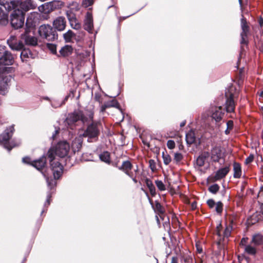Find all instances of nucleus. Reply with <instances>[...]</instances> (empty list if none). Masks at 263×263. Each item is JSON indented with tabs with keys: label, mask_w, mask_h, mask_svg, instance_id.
Segmentation results:
<instances>
[{
	"label": "nucleus",
	"mask_w": 263,
	"mask_h": 263,
	"mask_svg": "<svg viewBox=\"0 0 263 263\" xmlns=\"http://www.w3.org/2000/svg\"><path fill=\"white\" fill-rule=\"evenodd\" d=\"M36 3L33 0L11 1L6 2L5 7L8 11L12 10V9L18 8L25 13L30 10L35 9L37 7Z\"/></svg>",
	"instance_id": "f257e3e1"
},
{
	"label": "nucleus",
	"mask_w": 263,
	"mask_h": 263,
	"mask_svg": "<svg viewBox=\"0 0 263 263\" xmlns=\"http://www.w3.org/2000/svg\"><path fill=\"white\" fill-rule=\"evenodd\" d=\"M93 115V111L91 110H87L85 112L80 110H77L69 114L66 120L69 124H74L79 121H81L83 124H85L92 121Z\"/></svg>",
	"instance_id": "f03ea898"
},
{
	"label": "nucleus",
	"mask_w": 263,
	"mask_h": 263,
	"mask_svg": "<svg viewBox=\"0 0 263 263\" xmlns=\"http://www.w3.org/2000/svg\"><path fill=\"white\" fill-rule=\"evenodd\" d=\"M38 15L37 12H31L27 18L25 32L21 34L22 39L24 40L27 45L35 46L37 44V39L34 36H29L28 34L30 32L31 28L34 26V23L31 21L32 17H36Z\"/></svg>",
	"instance_id": "7ed1b4c3"
},
{
	"label": "nucleus",
	"mask_w": 263,
	"mask_h": 263,
	"mask_svg": "<svg viewBox=\"0 0 263 263\" xmlns=\"http://www.w3.org/2000/svg\"><path fill=\"white\" fill-rule=\"evenodd\" d=\"M55 149L54 147L50 148L47 153V156L50 159V167L53 176L55 178H60L63 174V166L58 161L55 160Z\"/></svg>",
	"instance_id": "20e7f679"
},
{
	"label": "nucleus",
	"mask_w": 263,
	"mask_h": 263,
	"mask_svg": "<svg viewBox=\"0 0 263 263\" xmlns=\"http://www.w3.org/2000/svg\"><path fill=\"white\" fill-rule=\"evenodd\" d=\"M13 70L12 67H0V94H5L8 83L11 79L10 73L13 71Z\"/></svg>",
	"instance_id": "39448f33"
},
{
	"label": "nucleus",
	"mask_w": 263,
	"mask_h": 263,
	"mask_svg": "<svg viewBox=\"0 0 263 263\" xmlns=\"http://www.w3.org/2000/svg\"><path fill=\"white\" fill-rule=\"evenodd\" d=\"M14 131V126L12 125L6 128L5 130L0 135V144L3 145L4 147L9 152H10L13 147L18 146L20 144V142L17 143H15L13 141H9Z\"/></svg>",
	"instance_id": "423d86ee"
},
{
	"label": "nucleus",
	"mask_w": 263,
	"mask_h": 263,
	"mask_svg": "<svg viewBox=\"0 0 263 263\" xmlns=\"http://www.w3.org/2000/svg\"><path fill=\"white\" fill-rule=\"evenodd\" d=\"M39 34L41 37L48 42H54L58 39L57 31L50 25H42L39 28Z\"/></svg>",
	"instance_id": "0eeeda50"
},
{
	"label": "nucleus",
	"mask_w": 263,
	"mask_h": 263,
	"mask_svg": "<svg viewBox=\"0 0 263 263\" xmlns=\"http://www.w3.org/2000/svg\"><path fill=\"white\" fill-rule=\"evenodd\" d=\"M13 10L10 15V24L15 29L22 28L24 24L25 13L18 8L12 9Z\"/></svg>",
	"instance_id": "6e6552de"
},
{
	"label": "nucleus",
	"mask_w": 263,
	"mask_h": 263,
	"mask_svg": "<svg viewBox=\"0 0 263 263\" xmlns=\"http://www.w3.org/2000/svg\"><path fill=\"white\" fill-rule=\"evenodd\" d=\"M100 125L99 122H92L89 125L83 133V136L88 138V141L93 142L96 141L100 134L99 126Z\"/></svg>",
	"instance_id": "1a4fd4ad"
},
{
	"label": "nucleus",
	"mask_w": 263,
	"mask_h": 263,
	"mask_svg": "<svg viewBox=\"0 0 263 263\" xmlns=\"http://www.w3.org/2000/svg\"><path fill=\"white\" fill-rule=\"evenodd\" d=\"M14 62L13 55L6 49L5 46L0 45V67L12 65Z\"/></svg>",
	"instance_id": "9d476101"
},
{
	"label": "nucleus",
	"mask_w": 263,
	"mask_h": 263,
	"mask_svg": "<svg viewBox=\"0 0 263 263\" xmlns=\"http://www.w3.org/2000/svg\"><path fill=\"white\" fill-rule=\"evenodd\" d=\"M55 154L60 157L66 156L69 151L70 146L66 141H60L55 146Z\"/></svg>",
	"instance_id": "9b49d317"
},
{
	"label": "nucleus",
	"mask_w": 263,
	"mask_h": 263,
	"mask_svg": "<svg viewBox=\"0 0 263 263\" xmlns=\"http://www.w3.org/2000/svg\"><path fill=\"white\" fill-rule=\"evenodd\" d=\"M226 100L224 104V108L227 112H234L235 109V102L234 101V96L230 92H226L225 93Z\"/></svg>",
	"instance_id": "f8f14e48"
},
{
	"label": "nucleus",
	"mask_w": 263,
	"mask_h": 263,
	"mask_svg": "<svg viewBox=\"0 0 263 263\" xmlns=\"http://www.w3.org/2000/svg\"><path fill=\"white\" fill-rule=\"evenodd\" d=\"M222 229V226L221 223H219L216 227V235L218 236V241L217 244L220 245L224 238H228L229 236H230L232 227V226H226L224 232H223V235H221V229Z\"/></svg>",
	"instance_id": "ddd939ff"
},
{
	"label": "nucleus",
	"mask_w": 263,
	"mask_h": 263,
	"mask_svg": "<svg viewBox=\"0 0 263 263\" xmlns=\"http://www.w3.org/2000/svg\"><path fill=\"white\" fill-rule=\"evenodd\" d=\"M66 16L69 22L71 27L76 30H79L81 28V24L76 18L75 14L71 11H66Z\"/></svg>",
	"instance_id": "4468645a"
},
{
	"label": "nucleus",
	"mask_w": 263,
	"mask_h": 263,
	"mask_svg": "<svg viewBox=\"0 0 263 263\" xmlns=\"http://www.w3.org/2000/svg\"><path fill=\"white\" fill-rule=\"evenodd\" d=\"M211 117L216 122H220L224 114L221 106H213L211 108Z\"/></svg>",
	"instance_id": "2eb2a0df"
},
{
	"label": "nucleus",
	"mask_w": 263,
	"mask_h": 263,
	"mask_svg": "<svg viewBox=\"0 0 263 263\" xmlns=\"http://www.w3.org/2000/svg\"><path fill=\"white\" fill-rule=\"evenodd\" d=\"M211 159L213 162H218L222 157V153L221 147L215 146L213 147L210 153Z\"/></svg>",
	"instance_id": "dca6fc26"
},
{
	"label": "nucleus",
	"mask_w": 263,
	"mask_h": 263,
	"mask_svg": "<svg viewBox=\"0 0 263 263\" xmlns=\"http://www.w3.org/2000/svg\"><path fill=\"white\" fill-rule=\"evenodd\" d=\"M66 21L63 16H58L53 22V28L59 31H63L66 27Z\"/></svg>",
	"instance_id": "f3484780"
},
{
	"label": "nucleus",
	"mask_w": 263,
	"mask_h": 263,
	"mask_svg": "<svg viewBox=\"0 0 263 263\" xmlns=\"http://www.w3.org/2000/svg\"><path fill=\"white\" fill-rule=\"evenodd\" d=\"M241 28L242 29V32L240 34L241 35V41L240 43L241 44L245 43V40L247 36V33L249 32V27L247 25V22L246 19L242 15V18H241Z\"/></svg>",
	"instance_id": "a211bd4d"
},
{
	"label": "nucleus",
	"mask_w": 263,
	"mask_h": 263,
	"mask_svg": "<svg viewBox=\"0 0 263 263\" xmlns=\"http://www.w3.org/2000/svg\"><path fill=\"white\" fill-rule=\"evenodd\" d=\"M47 6H48V12H50L54 10L61 9L64 7L65 3L64 2L60 0H53L47 2Z\"/></svg>",
	"instance_id": "6ab92c4d"
},
{
	"label": "nucleus",
	"mask_w": 263,
	"mask_h": 263,
	"mask_svg": "<svg viewBox=\"0 0 263 263\" xmlns=\"http://www.w3.org/2000/svg\"><path fill=\"white\" fill-rule=\"evenodd\" d=\"M114 165L119 170L123 172L126 175H128L132 172L130 171L133 168V165L129 160L124 161L121 166H118L117 163H115Z\"/></svg>",
	"instance_id": "aec40b11"
},
{
	"label": "nucleus",
	"mask_w": 263,
	"mask_h": 263,
	"mask_svg": "<svg viewBox=\"0 0 263 263\" xmlns=\"http://www.w3.org/2000/svg\"><path fill=\"white\" fill-rule=\"evenodd\" d=\"M93 28V20L92 14L87 12L84 20V29L89 33H92Z\"/></svg>",
	"instance_id": "412c9836"
},
{
	"label": "nucleus",
	"mask_w": 263,
	"mask_h": 263,
	"mask_svg": "<svg viewBox=\"0 0 263 263\" xmlns=\"http://www.w3.org/2000/svg\"><path fill=\"white\" fill-rule=\"evenodd\" d=\"M229 171L230 166H227L224 167L219 168L215 173V174L214 176V180L217 181L224 178L228 174Z\"/></svg>",
	"instance_id": "4be33fe9"
},
{
	"label": "nucleus",
	"mask_w": 263,
	"mask_h": 263,
	"mask_svg": "<svg viewBox=\"0 0 263 263\" xmlns=\"http://www.w3.org/2000/svg\"><path fill=\"white\" fill-rule=\"evenodd\" d=\"M46 164V157L45 156H43L37 160L33 161L32 166H34L38 170H42L43 168Z\"/></svg>",
	"instance_id": "5701e85b"
},
{
	"label": "nucleus",
	"mask_w": 263,
	"mask_h": 263,
	"mask_svg": "<svg viewBox=\"0 0 263 263\" xmlns=\"http://www.w3.org/2000/svg\"><path fill=\"white\" fill-rule=\"evenodd\" d=\"M82 138L80 136L76 137L72 140L71 143V148L74 153L78 152L80 149L82 147Z\"/></svg>",
	"instance_id": "b1692460"
},
{
	"label": "nucleus",
	"mask_w": 263,
	"mask_h": 263,
	"mask_svg": "<svg viewBox=\"0 0 263 263\" xmlns=\"http://www.w3.org/2000/svg\"><path fill=\"white\" fill-rule=\"evenodd\" d=\"M210 156V153L208 152H203L197 157L196 159V164L199 166H203L205 164L206 159Z\"/></svg>",
	"instance_id": "393cba45"
},
{
	"label": "nucleus",
	"mask_w": 263,
	"mask_h": 263,
	"mask_svg": "<svg viewBox=\"0 0 263 263\" xmlns=\"http://www.w3.org/2000/svg\"><path fill=\"white\" fill-rule=\"evenodd\" d=\"M251 243L254 246H259L263 245V235L257 233L252 236Z\"/></svg>",
	"instance_id": "a878e982"
},
{
	"label": "nucleus",
	"mask_w": 263,
	"mask_h": 263,
	"mask_svg": "<svg viewBox=\"0 0 263 263\" xmlns=\"http://www.w3.org/2000/svg\"><path fill=\"white\" fill-rule=\"evenodd\" d=\"M73 52V48L71 46L66 45L60 50L59 52L61 56L66 57L70 55Z\"/></svg>",
	"instance_id": "bb28decb"
},
{
	"label": "nucleus",
	"mask_w": 263,
	"mask_h": 263,
	"mask_svg": "<svg viewBox=\"0 0 263 263\" xmlns=\"http://www.w3.org/2000/svg\"><path fill=\"white\" fill-rule=\"evenodd\" d=\"M233 177L235 178H240L241 177L242 172L241 167L239 163L234 162L233 163Z\"/></svg>",
	"instance_id": "cd10ccee"
},
{
	"label": "nucleus",
	"mask_w": 263,
	"mask_h": 263,
	"mask_svg": "<svg viewBox=\"0 0 263 263\" xmlns=\"http://www.w3.org/2000/svg\"><path fill=\"white\" fill-rule=\"evenodd\" d=\"M8 23V14L4 11L0 7V25L6 26Z\"/></svg>",
	"instance_id": "c85d7f7f"
},
{
	"label": "nucleus",
	"mask_w": 263,
	"mask_h": 263,
	"mask_svg": "<svg viewBox=\"0 0 263 263\" xmlns=\"http://www.w3.org/2000/svg\"><path fill=\"white\" fill-rule=\"evenodd\" d=\"M145 182L147 187L149 189L150 194L152 196H155L156 195V189L154 185L153 184L152 181L149 178H146L145 180Z\"/></svg>",
	"instance_id": "c756f323"
},
{
	"label": "nucleus",
	"mask_w": 263,
	"mask_h": 263,
	"mask_svg": "<svg viewBox=\"0 0 263 263\" xmlns=\"http://www.w3.org/2000/svg\"><path fill=\"white\" fill-rule=\"evenodd\" d=\"M99 158L102 161L107 164H109L111 162L110 154L107 151H104L100 154L99 155Z\"/></svg>",
	"instance_id": "7c9ffc66"
},
{
	"label": "nucleus",
	"mask_w": 263,
	"mask_h": 263,
	"mask_svg": "<svg viewBox=\"0 0 263 263\" xmlns=\"http://www.w3.org/2000/svg\"><path fill=\"white\" fill-rule=\"evenodd\" d=\"M32 53L28 49L23 48L21 53L20 57L22 61H26L27 59L32 58Z\"/></svg>",
	"instance_id": "2f4dec72"
},
{
	"label": "nucleus",
	"mask_w": 263,
	"mask_h": 263,
	"mask_svg": "<svg viewBox=\"0 0 263 263\" xmlns=\"http://www.w3.org/2000/svg\"><path fill=\"white\" fill-rule=\"evenodd\" d=\"M251 218L254 220V222L263 219V206H261L260 211H257L253 214Z\"/></svg>",
	"instance_id": "473e14b6"
},
{
	"label": "nucleus",
	"mask_w": 263,
	"mask_h": 263,
	"mask_svg": "<svg viewBox=\"0 0 263 263\" xmlns=\"http://www.w3.org/2000/svg\"><path fill=\"white\" fill-rule=\"evenodd\" d=\"M185 139L186 143L189 144H192L195 141V134L192 132H190L186 134Z\"/></svg>",
	"instance_id": "72a5a7b5"
},
{
	"label": "nucleus",
	"mask_w": 263,
	"mask_h": 263,
	"mask_svg": "<svg viewBox=\"0 0 263 263\" xmlns=\"http://www.w3.org/2000/svg\"><path fill=\"white\" fill-rule=\"evenodd\" d=\"M68 7L70 9L68 11H78L80 10L79 3L76 1H72L68 3Z\"/></svg>",
	"instance_id": "f704fd0d"
},
{
	"label": "nucleus",
	"mask_w": 263,
	"mask_h": 263,
	"mask_svg": "<svg viewBox=\"0 0 263 263\" xmlns=\"http://www.w3.org/2000/svg\"><path fill=\"white\" fill-rule=\"evenodd\" d=\"M7 44L9 47L14 50V48H16L17 45V40L15 36H11L7 40Z\"/></svg>",
	"instance_id": "c9c22d12"
},
{
	"label": "nucleus",
	"mask_w": 263,
	"mask_h": 263,
	"mask_svg": "<svg viewBox=\"0 0 263 263\" xmlns=\"http://www.w3.org/2000/svg\"><path fill=\"white\" fill-rule=\"evenodd\" d=\"M59 178H55L53 176V179L51 177H47L46 178V182L47 183V185L50 190H52L54 186H56L57 184V179Z\"/></svg>",
	"instance_id": "e433bc0d"
},
{
	"label": "nucleus",
	"mask_w": 263,
	"mask_h": 263,
	"mask_svg": "<svg viewBox=\"0 0 263 263\" xmlns=\"http://www.w3.org/2000/svg\"><path fill=\"white\" fill-rule=\"evenodd\" d=\"M245 251L246 253L251 255H255L256 253L255 248L250 245H245Z\"/></svg>",
	"instance_id": "4c0bfd02"
},
{
	"label": "nucleus",
	"mask_w": 263,
	"mask_h": 263,
	"mask_svg": "<svg viewBox=\"0 0 263 263\" xmlns=\"http://www.w3.org/2000/svg\"><path fill=\"white\" fill-rule=\"evenodd\" d=\"M74 35V33L71 30H69L66 33L63 34V37L65 42L68 43L71 41V39Z\"/></svg>",
	"instance_id": "58836bf2"
},
{
	"label": "nucleus",
	"mask_w": 263,
	"mask_h": 263,
	"mask_svg": "<svg viewBox=\"0 0 263 263\" xmlns=\"http://www.w3.org/2000/svg\"><path fill=\"white\" fill-rule=\"evenodd\" d=\"M119 104L116 100H112L111 101L105 103V107H114L117 108H119Z\"/></svg>",
	"instance_id": "ea45409f"
},
{
	"label": "nucleus",
	"mask_w": 263,
	"mask_h": 263,
	"mask_svg": "<svg viewBox=\"0 0 263 263\" xmlns=\"http://www.w3.org/2000/svg\"><path fill=\"white\" fill-rule=\"evenodd\" d=\"M51 197V192H49L47 195V198L46 200V201L45 202L44 205V209L42 210L41 212V214H42L43 213L46 212L47 209H45V208H47V207L49 205L50 203V199Z\"/></svg>",
	"instance_id": "a19ab883"
},
{
	"label": "nucleus",
	"mask_w": 263,
	"mask_h": 263,
	"mask_svg": "<svg viewBox=\"0 0 263 263\" xmlns=\"http://www.w3.org/2000/svg\"><path fill=\"white\" fill-rule=\"evenodd\" d=\"M162 158L163 162L165 165H168L172 160L171 156L167 153V152L162 153Z\"/></svg>",
	"instance_id": "79ce46f5"
},
{
	"label": "nucleus",
	"mask_w": 263,
	"mask_h": 263,
	"mask_svg": "<svg viewBox=\"0 0 263 263\" xmlns=\"http://www.w3.org/2000/svg\"><path fill=\"white\" fill-rule=\"evenodd\" d=\"M219 185L215 183L210 186L208 190L210 193L215 194L219 191Z\"/></svg>",
	"instance_id": "37998d69"
},
{
	"label": "nucleus",
	"mask_w": 263,
	"mask_h": 263,
	"mask_svg": "<svg viewBox=\"0 0 263 263\" xmlns=\"http://www.w3.org/2000/svg\"><path fill=\"white\" fill-rule=\"evenodd\" d=\"M155 184L159 191H163L166 190L165 185L161 180H156Z\"/></svg>",
	"instance_id": "c03bdc74"
},
{
	"label": "nucleus",
	"mask_w": 263,
	"mask_h": 263,
	"mask_svg": "<svg viewBox=\"0 0 263 263\" xmlns=\"http://www.w3.org/2000/svg\"><path fill=\"white\" fill-rule=\"evenodd\" d=\"M47 47L52 54H57V45L54 44L47 43Z\"/></svg>",
	"instance_id": "a18cd8bd"
},
{
	"label": "nucleus",
	"mask_w": 263,
	"mask_h": 263,
	"mask_svg": "<svg viewBox=\"0 0 263 263\" xmlns=\"http://www.w3.org/2000/svg\"><path fill=\"white\" fill-rule=\"evenodd\" d=\"M38 9L41 12L49 13L48 12V6H47V3L40 5L38 7Z\"/></svg>",
	"instance_id": "49530a36"
},
{
	"label": "nucleus",
	"mask_w": 263,
	"mask_h": 263,
	"mask_svg": "<svg viewBox=\"0 0 263 263\" xmlns=\"http://www.w3.org/2000/svg\"><path fill=\"white\" fill-rule=\"evenodd\" d=\"M215 211L218 214H221L223 210V204L221 201H218L215 204Z\"/></svg>",
	"instance_id": "de8ad7c7"
},
{
	"label": "nucleus",
	"mask_w": 263,
	"mask_h": 263,
	"mask_svg": "<svg viewBox=\"0 0 263 263\" xmlns=\"http://www.w3.org/2000/svg\"><path fill=\"white\" fill-rule=\"evenodd\" d=\"M183 158V155L180 153H176L174 154V160L178 163L180 162Z\"/></svg>",
	"instance_id": "09e8293b"
},
{
	"label": "nucleus",
	"mask_w": 263,
	"mask_h": 263,
	"mask_svg": "<svg viewBox=\"0 0 263 263\" xmlns=\"http://www.w3.org/2000/svg\"><path fill=\"white\" fill-rule=\"evenodd\" d=\"M94 0H83L82 5L85 7L91 6L93 4Z\"/></svg>",
	"instance_id": "8fccbe9b"
},
{
	"label": "nucleus",
	"mask_w": 263,
	"mask_h": 263,
	"mask_svg": "<svg viewBox=\"0 0 263 263\" xmlns=\"http://www.w3.org/2000/svg\"><path fill=\"white\" fill-rule=\"evenodd\" d=\"M24 45L22 41H17V45L15 47L16 48H14V50H21L24 48Z\"/></svg>",
	"instance_id": "3c124183"
},
{
	"label": "nucleus",
	"mask_w": 263,
	"mask_h": 263,
	"mask_svg": "<svg viewBox=\"0 0 263 263\" xmlns=\"http://www.w3.org/2000/svg\"><path fill=\"white\" fill-rule=\"evenodd\" d=\"M155 206L157 211L158 212H159L160 213H164V211L163 208L159 202L156 201Z\"/></svg>",
	"instance_id": "603ef678"
},
{
	"label": "nucleus",
	"mask_w": 263,
	"mask_h": 263,
	"mask_svg": "<svg viewBox=\"0 0 263 263\" xmlns=\"http://www.w3.org/2000/svg\"><path fill=\"white\" fill-rule=\"evenodd\" d=\"M166 144L168 148L170 149H173L175 147V143L172 140H168Z\"/></svg>",
	"instance_id": "864d4df0"
},
{
	"label": "nucleus",
	"mask_w": 263,
	"mask_h": 263,
	"mask_svg": "<svg viewBox=\"0 0 263 263\" xmlns=\"http://www.w3.org/2000/svg\"><path fill=\"white\" fill-rule=\"evenodd\" d=\"M22 161L24 163L29 164L32 165L33 161L31 160V158L29 157H25L23 158Z\"/></svg>",
	"instance_id": "5fc2aeb1"
},
{
	"label": "nucleus",
	"mask_w": 263,
	"mask_h": 263,
	"mask_svg": "<svg viewBox=\"0 0 263 263\" xmlns=\"http://www.w3.org/2000/svg\"><path fill=\"white\" fill-rule=\"evenodd\" d=\"M254 156L253 154H250L245 160V163L246 164L251 163L254 160Z\"/></svg>",
	"instance_id": "6e6d98bb"
},
{
	"label": "nucleus",
	"mask_w": 263,
	"mask_h": 263,
	"mask_svg": "<svg viewBox=\"0 0 263 263\" xmlns=\"http://www.w3.org/2000/svg\"><path fill=\"white\" fill-rule=\"evenodd\" d=\"M208 206L210 208L212 209L215 206V202L213 199H209L206 202Z\"/></svg>",
	"instance_id": "4d7b16f0"
},
{
	"label": "nucleus",
	"mask_w": 263,
	"mask_h": 263,
	"mask_svg": "<svg viewBox=\"0 0 263 263\" xmlns=\"http://www.w3.org/2000/svg\"><path fill=\"white\" fill-rule=\"evenodd\" d=\"M127 176L132 179L135 183H137L138 182V180L137 179V175H134L133 172H131V173L128 174Z\"/></svg>",
	"instance_id": "13d9d810"
},
{
	"label": "nucleus",
	"mask_w": 263,
	"mask_h": 263,
	"mask_svg": "<svg viewBox=\"0 0 263 263\" xmlns=\"http://www.w3.org/2000/svg\"><path fill=\"white\" fill-rule=\"evenodd\" d=\"M234 126V123L232 120H229L227 122V128L230 129V130H232Z\"/></svg>",
	"instance_id": "bf43d9fd"
},
{
	"label": "nucleus",
	"mask_w": 263,
	"mask_h": 263,
	"mask_svg": "<svg viewBox=\"0 0 263 263\" xmlns=\"http://www.w3.org/2000/svg\"><path fill=\"white\" fill-rule=\"evenodd\" d=\"M95 100L96 101L101 102V96L99 93H95L94 96Z\"/></svg>",
	"instance_id": "052dcab7"
},
{
	"label": "nucleus",
	"mask_w": 263,
	"mask_h": 263,
	"mask_svg": "<svg viewBox=\"0 0 263 263\" xmlns=\"http://www.w3.org/2000/svg\"><path fill=\"white\" fill-rule=\"evenodd\" d=\"M248 238L247 237H243L240 241V245L243 246L245 247V245H247L246 243L247 242V240Z\"/></svg>",
	"instance_id": "680f3d73"
},
{
	"label": "nucleus",
	"mask_w": 263,
	"mask_h": 263,
	"mask_svg": "<svg viewBox=\"0 0 263 263\" xmlns=\"http://www.w3.org/2000/svg\"><path fill=\"white\" fill-rule=\"evenodd\" d=\"M171 263H178V258L176 256H173L172 258Z\"/></svg>",
	"instance_id": "e2e57ef3"
},
{
	"label": "nucleus",
	"mask_w": 263,
	"mask_h": 263,
	"mask_svg": "<svg viewBox=\"0 0 263 263\" xmlns=\"http://www.w3.org/2000/svg\"><path fill=\"white\" fill-rule=\"evenodd\" d=\"M191 208L192 210H195L197 208V203L196 201H194L191 204Z\"/></svg>",
	"instance_id": "0e129e2a"
},
{
	"label": "nucleus",
	"mask_w": 263,
	"mask_h": 263,
	"mask_svg": "<svg viewBox=\"0 0 263 263\" xmlns=\"http://www.w3.org/2000/svg\"><path fill=\"white\" fill-rule=\"evenodd\" d=\"M139 167L138 165H136V167L135 169H134V171L133 173H134V175H137L139 173Z\"/></svg>",
	"instance_id": "69168bd1"
},
{
	"label": "nucleus",
	"mask_w": 263,
	"mask_h": 263,
	"mask_svg": "<svg viewBox=\"0 0 263 263\" xmlns=\"http://www.w3.org/2000/svg\"><path fill=\"white\" fill-rule=\"evenodd\" d=\"M185 123H186L185 121H183L182 122H181L180 124V127H183L185 125Z\"/></svg>",
	"instance_id": "338daca9"
},
{
	"label": "nucleus",
	"mask_w": 263,
	"mask_h": 263,
	"mask_svg": "<svg viewBox=\"0 0 263 263\" xmlns=\"http://www.w3.org/2000/svg\"><path fill=\"white\" fill-rule=\"evenodd\" d=\"M230 131L231 130L230 129L227 128L224 131V133L226 135H229L230 133Z\"/></svg>",
	"instance_id": "774afa93"
}]
</instances>
